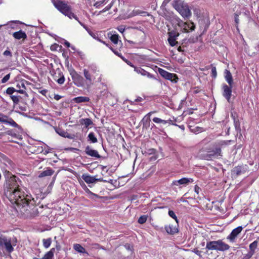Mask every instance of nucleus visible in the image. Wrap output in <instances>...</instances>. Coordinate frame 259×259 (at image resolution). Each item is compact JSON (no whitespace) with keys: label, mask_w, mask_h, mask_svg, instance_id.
Masks as SVG:
<instances>
[{"label":"nucleus","mask_w":259,"mask_h":259,"mask_svg":"<svg viewBox=\"0 0 259 259\" xmlns=\"http://www.w3.org/2000/svg\"><path fill=\"white\" fill-rule=\"evenodd\" d=\"M193 252H194L196 254L198 255L199 257H201V251L198 250V249H194L193 250Z\"/></svg>","instance_id":"obj_51"},{"label":"nucleus","mask_w":259,"mask_h":259,"mask_svg":"<svg viewBox=\"0 0 259 259\" xmlns=\"http://www.w3.org/2000/svg\"><path fill=\"white\" fill-rule=\"evenodd\" d=\"M82 179L85 181L87 184H92L95 183L96 182H105L106 181H104L102 178L96 179L95 177L92 176L88 174H83L82 175Z\"/></svg>","instance_id":"obj_14"},{"label":"nucleus","mask_w":259,"mask_h":259,"mask_svg":"<svg viewBox=\"0 0 259 259\" xmlns=\"http://www.w3.org/2000/svg\"><path fill=\"white\" fill-rule=\"evenodd\" d=\"M86 192L88 193L90 195L94 196L95 197H98V195L97 194H95L92 192L88 188H87Z\"/></svg>","instance_id":"obj_55"},{"label":"nucleus","mask_w":259,"mask_h":259,"mask_svg":"<svg viewBox=\"0 0 259 259\" xmlns=\"http://www.w3.org/2000/svg\"><path fill=\"white\" fill-rule=\"evenodd\" d=\"M225 78L229 85H232L233 84L232 76L230 71L225 70Z\"/></svg>","instance_id":"obj_21"},{"label":"nucleus","mask_w":259,"mask_h":259,"mask_svg":"<svg viewBox=\"0 0 259 259\" xmlns=\"http://www.w3.org/2000/svg\"><path fill=\"white\" fill-rule=\"evenodd\" d=\"M122 60H124L125 62H126V63H127L128 65H130V66H131V67H134H134H135V66H134V65L132 64V63H131V62L128 61L127 60H126L125 59H124V57H122Z\"/></svg>","instance_id":"obj_56"},{"label":"nucleus","mask_w":259,"mask_h":259,"mask_svg":"<svg viewBox=\"0 0 259 259\" xmlns=\"http://www.w3.org/2000/svg\"><path fill=\"white\" fill-rule=\"evenodd\" d=\"M147 215H141L138 219V223L140 224H143L145 223L147 220Z\"/></svg>","instance_id":"obj_36"},{"label":"nucleus","mask_w":259,"mask_h":259,"mask_svg":"<svg viewBox=\"0 0 259 259\" xmlns=\"http://www.w3.org/2000/svg\"><path fill=\"white\" fill-rule=\"evenodd\" d=\"M60 77L59 78L57 79H55L57 82L59 84H62L64 83L65 81V78L64 75L60 73Z\"/></svg>","instance_id":"obj_38"},{"label":"nucleus","mask_w":259,"mask_h":259,"mask_svg":"<svg viewBox=\"0 0 259 259\" xmlns=\"http://www.w3.org/2000/svg\"><path fill=\"white\" fill-rule=\"evenodd\" d=\"M134 71L137 73L140 74L144 76L146 70L141 67H134Z\"/></svg>","instance_id":"obj_35"},{"label":"nucleus","mask_w":259,"mask_h":259,"mask_svg":"<svg viewBox=\"0 0 259 259\" xmlns=\"http://www.w3.org/2000/svg\"><path fill=\"white\" fill-rule=\"evenodd\" d=\"M76 20L88 31V32L89 33L90 31H91V30L85 25L83 24L82 23H81L80 21H79L78 19Z\"/></svg>","instance_id":"obj_48"},{"label":"nucleus","mask_w":259,"mask_h":259,"mask_svg":"<svg viewBox=\"0 0 259 259\" xmlns=\"http://www.w3.org/2000/svg\"><path fill=\"white\" fill-rule=\"evenodd\" d=\"M231 142H232L231 140L221 141L218 142L217 145L221 148L224 147L226 146L229 145Z\"/></svg>","instance_id":"obj_30"},{"label":"nucleus","mask_w":259,"mask_h":259,"mask_svg":"<svg viewBox=\"0 0 259 259\" xmlns=\"http://www.w3.org/2000/svg\"><path fill=\"white\" fill-rule=\"evenodd\" d=\"M211 74L213 77L215 78L217 75V69L215 67L211 68Z\"/></svg>","instance_id":"obj_47"},{"label":"nucleus","mask_w":259,"mask_h":259,"mask_svg":"<svg viewBox=\"0 0 259 259\" xmlns=\"http://www.w3.org/2000/svg\"><path fill=\"white\" fill-rule=\"evenodd\" d=\"M54 7L63 15L70 19L77 20V17L72 12L71 7L67 4L61 0H51Z\"/></svg>","instance_id":"obj_2"},{"label":"nucleus","mask_w":259,"mask_h":259,"mask_svg":"<svg viewBox=\"0 0 259 259\" xmlns=\"http://www.w3.org/2000/svg\"><path fill=\"white\" fill-rule=\"evenodd\" d=\"M55 99L57 100H58L60 99V97L59 95L55 96Z\"/></svg>","instance_id":"obj_62"},{"label":"nucleus","mask_w":259,"mask_h":259,"mask_svg":"<svg viewBox=\"0 0 259 259\" xmlns=\"http://www.w3.org/2000/svg\"><path fill=\"white\" fill-rule=\"evenodd\" d=\"M230 246L223 241L222 240L209 241L206 243V249L208 250H215L220 251H225L230 248Z\"/></svg>","instance_id":"obj_4"},{"label":"nucleus","mask_w":259,"mask_h":259,"mask_svg":"<svg viewBox=\"0 0 259 259\" xmlns=\"http://www.w3.org/2000/svg\"><path fill=\"white\" fill-rule=\"evenodd\" d=\"M64 40V45L66 47H67V48H69V47L71 46V45H70V43H69L68 41H67V40Z\"/></svg>","instance_id":"obj_58"},{"label":"nucleus","mask_w":259,"mask_h":259,"mask_svg":"<svg viewBox=\"0 0 259 259\" xmlns=\"http://www.w3.org/2000/svg\"><path fill=\"white\" fill-rule=\"evenodd\" d=\"M17 239L12 238L0 232V248H5L9 253L14 251V246L16 245Z\"/></svg>","instance_id":"obj_3"},{"label":"nucleus","mask_w":259,"mask_h":259,"mask_svg":"<svg viewBox=\"0 0 259 259\" xmlns=\"http://www.w3.org/2000/svg\"><path fill=\"white\" fill-rule=\"evenodd\" d=\"M200 190V187H198L197 185H195V187H194L195 192L197 194H198Z\"/></svg>","instance_id":"obj_54"},{"label":"nucleus","mask_w":259,"mask_h":259,"mask_svg":"<svg viewBox=\"0 0 259 259\" xmlns=\"http://www.w3.org/2000/svg\"><path fill=\"white\" fill-rule=\"evenodd\" d=\"M85 152L88 155L96 158H99L101 157L97 150L91 149L89 146L86 147Z\"/></svg>","instance_id":"obj_17"},{"label":"nucleus","mask_w":259,"mask_h":259,"mask_svg":"<svg viewBox=\"0 0 259 259\" xmlns=\"http://www.w3.org/2000/svg\"><path fill=\"white\" fill-rule=\"evenodd\" d=\"M118 35L113 34L110 36V38L113 43H114V44H117L118 41Z\"/></svg>","instance_id":"obj_34"},{"label":"nucleus","mask_w":259,"mask_h":259,"mask_svg":"<svg viewBox=\"0 0 259 259\" xmlns=\"http://www.w3.org/2000/svg\"><path fill=\"white\" fill-rule=\"evenodd\" d=\"M165 230L168 234H174L178 232V228L172 225L165 226Z\"/></svg>","instance_id":"obj_19"},{"label":"nucleus","mask_w":259,"mask_h":259,"mask_svg":"<svg viewBox=\"0 0 259 259\" xmlns=\"http://www.w3.org/2000/svg\"><path fill=\"white\" fill-rule=\"evenodd\" d=\"M13 36L14 38L17 39H20L21 38L25 39L27 37L26 33L22 30L14 32Z\"/></svg>","instance_id":"obj_23"},{"label":"nucleus","mask_w":259,"mask_h":259,"mask_svg":"<svg viewBox=\"0 0 259 259\" xmlns=\"http://www.w3.org/2000/svg\"><path fill=\"white\" fill-rule=\"evenodd\" d=\"M243 227L242 226H238L234 229L231 233L227 237V239L232 243L235 242L236 238L238 235L241 233Z\"/></svg>","instance_id":"obj_12"},{"label":"nucleus","mask_w":259,"mask_h":259,"mask_svg":"<svg viewBox=\"0 0 259 259\" xmlns=\"http://www.w3.org/2000/svg\"><path fill=\"white\" fill-rule=\"evenodd\" d=\"M168 214L171 218L174 219L176 220V221L177 222V223H178L177 217L176 215L175 214V212L172 210H169Z\"/></svg>","instance_id":"obj_44"},{"label":"nucleus","mask_w":259,"mask_h":259,"mask_svg":"<svg viewBox=\"0 0 259 259\" xmlns=\"http://www.w3.org/2000/svg\"><path fill=\"white\" fill-rule=\"evenodd\" d=\"M7 133H8V135H12V136H13V134H12V131H8L7 132Z\"/></svg>","instance_id":"obj_64"},{"label":"nucleus","mask_w":259,"mask_h":259,"mask_svg":"<svg viewBox=\"0 0 259 259\" xmlns=\"http://www.w3.org/2000/svg\"><path fill=\"white\" fill-rule=\"evenodd\" d=\"M16 90L13 87L8 88L6 90L7 94L9 95H12Z\"/></svg>","instance_id":"obj_43"},{"label":"nucleus","mask_w":259,"mask_h":259,"mask_svg":"<svg viewBox=\"0 0 259 259\" xmlns=\"http://www.w3.org/2000/svg\"><path fill=\"white\" fill-rule=\"evenodd\" d=\"M7 162H8V164H7V166L8 168V170H7L8 171L10 169H11V167H12V162L10 160L8 159L7 160Z\"/></svg>","instance_id":"obj_52"},{"label":"nucleus","mask_w":259,"mask_h":259,"mask_svg":"<svg viewBox=\"0 0 259 259\" xmlns=\"http://www.w3.org/2000/svg\"><path fill=\"white\" fill-rule=\"evenodd\" d=\"M248 170V166L246 165H239L235 167L232 172L234 175H235L236 176H239L243 174H244L245 172H246Z\"/></svg>","instance_id":"obj_16"},{"label":"nucleus","mask_w":259,"mask_h":259,"mask_svg":"<svg viewBox=\"0 0 259 259\" xmlns=\"http://www.w3.org/2000/svg\"><path fill=\"white\" fill-rule=\"evenodd\" d=\"M208 154L212 157H218V156H222L221 149L220 147H216L214 150L207 152Z\"/></svg>","instance_id":"obj_18"},{"label":"nucleus","mask_w":259,"mask_h":259,"mask_svg":"<svg viewBox=\"0 0 259 259\" xmlns=\"http://www.w3.org/2000/svg\"><path fill=\"white\" fill-rule=\"evenodd\" d=\"M168 34V42L169 45L171 47L175 46L178 44V37L179 36V33L176 30H173L171 31H169L167 33Z\"/></svg>","instance_id":"obj_8"},{"label":"nucleus","mask_w":259,"mask_h":259,"mask_svg":"<svg viewBox=\"0 0 259 259\" xmlns=\"http://www.w3.org/2000/svg\"><path fill=\"white\" fill-rule=\"evenodd\" d=\"M20 181L16 177H11L7 183L5 195L10 201L16 204V210L24 218L37 216L39 211L35 206V201L30 195L25 194L20 186Z\"/></svg>","instance_id":"obj_1"},{"label":"nucleus","mask_w":259,"mask_h":259,"mask_svg":"<svg viewBox=\"0 0 259 259\" xmlns=\"http://www.w3.org/2000/svg\"><path fill=\"white\" fill-rule=\"evenodd\" d=\"M232 85H228L226 84H223L222 85L223 96L227 99L228 102H230L231 96L232 95Z\"/></svg>","instance_id":"obj_13"},{"label":"nucleus","mask_w":259,"mask_h":259,"mask_svg":"<svg viewBox=\"0 0 259 259\" xmlns=\"http://www.w3.org/2000/svg\"><path fill=\"white\" fill-rule=\"evenodd\" d=\"M79 123L81 125H84V127L87 128L90 125H93V122L90 118H81L79 120Z\"/></svg>","instance_id":"obj_20"},{"label":"nucleus","mask_w":259,"mask_h":259,"mask_svg":"<svg viewBox=\"0 0 259 259\" xmlns=\"http://www.w3.org/2000/svg\"><path fill=\"white\" fill-rule=\"evenodd\" d=\"M54 172V171L52 169L48 168L47 169L45 170L39 174V177L41 178L46 176H52Z\"/></svg>","instance_id":"obj_26"},{"label":"nucleus","mask_w":259,"mask_h":259,"mask_svg":"<svg viewBox=\"0 0 259 259\" xmlns=\"http://www.w3.org/2000/svg\"><path fill=\"white\" fill-rule=\"evenodd\" d=\"M257 244H258V242H257V241L255 240V241H254L252 243H251L249 245V249H250V251L252 252L251 255H252L254 253V250L257 246Z\"/></svg>","instance_id":"obj_29"},{"label":"nucleus","mask_w":259,"mask_h":259,"mask_svg":"<svg viewBox=\"0 0 259 259\" xmlns=\"http://www.w3.org/2000/svg\"><path fill=\"white\" fill-rule=\"evenodd\" d=\"M11 98L15 104H17L19 102L20 96L12 95L11 96Z\"/></svg>","instance_id":"obj_40"},{"label":"nucleus","mask_w":259,"mask_h":259,"mask_svg":"<svg viewBox=\"0 0 259 259\" xmlns=\"http://www.w3.org/2000/svg\"><path fill=\"white\" fill-rule=\"evenodd\" d=\"M176 10L184 18H188L191 15V11L187 5H179L177 7Z\"/></svg>","instance_id":"obj_7"},{"label":"nucleus","mask_w":259,"mask_h":259,"mask_svg":"<svg viewBox=\"0 0 259 259\" xmlns=\"http://www.w3.org/2000/svg\"><path fill=\"white\" fill-rule=\"evenodd\" d=\"M194 180L191 178H183L178 180H175L172 182V185L176 186L186 187L189 184L192 183Z\"/></svg>","instance_id":"obj_11"},{"label":"nucleus","mask_w":259,"mask_h":259,"mask_svg":"<svg viewBox=\"0 0 259 259\" xmlns=\"http://www.w3.org/2000/svg\"><path fill=\"white\" fill-rule=\"evenodd\" d=\"M39 150L40 152H42L44 154L46 155L50 152L51 149L48 146L45 145L44 147L41 146Z\"/></svg>","instance_id":"obj_31"},{"label":"nucleus","mask_w":259,"mask_h":259,"mask_svg":"<svg viewBox=\"0 0 259 259\" xmlns=\"http://www.w3.org/2000/svg\"><path fill=\"white\" fill-rule=\"evenodd\" d=\"M117 0H112V2L110 3L109 5H108L107 6H106L105 8H104L100 13H104L105 12L108 10H109L111 7H112L114 3L116 2Z\"/></svg>","instance_id":"obj_33"},{"label":"nucleus","mask_w":259,"mask_h":259,"mask_svg":"<svg viewBox=\"0 0 259 259\" xmlns=\"http://www.w3.org/2000/svg\"><path fill=\"white\" fill-rule=\"evenodd\" d=\"M10 74L9 73V74H7L1 80L2 83H6L8 80H9V79H10Z\"/></svg>","instance_id":"obj_45"},{"label":"nucleus","mask_w":259,"mask_h":259,"mask_svg":"<svg viewBox=\"0 0 259 259\" xmlns=\"http://www.w3.org/2000/svg\"><path fill=\"white\" fill-rule=\"evenodd\" d=\"M144 76H146L147 77H148L149 78L155 79V77L154 75L150 73L149 72H148L146 71H145Z\"/></svg>","instance_id":"obj_46"},{"label":"nucleus","mask_w":259,"mask_h":259,"mask_svg":"<svg viewBox=\"0 0 259 259\" xmlns=\"http://www.w3.org/2000/svg\"><path fill=\"white\" fill-rule=\"evenodd\" d=\"M165 122H166V123H168L169 124H172V125H176V126H178V125L177 124L174 123L172 122V120H171V119L165 120Z\"/></svg>","instance_id":"obj_57"},{"label":"nucleus","mask_w":259,"mask_h":259,"mask_svg":"<svg viewBox=\"0 0 259 259\" xmlns=\"http://www.w3.org/2000/svg\"><path fill=\"white\" fill-rule=\"evenodd\" d=\"M76 103H80L82 102H87L90 101V98L88 97L80 96L75 97L73 99Z\"/></svg>","instance_id":"obj_24"},{"label":"nucleus","mask_w":259,"mask_h":259,"mask_svg":"<svg viewBox=\"0 0 259 259\" xmlns=\"http://www.w3.org/2000/svg\"><path fill=\"white\" fill-rule=\"evenodd\" d=\"M0 122L8 124L13 127L20 129V126L11 118H9L7 115L0 113Z\"/></svg>","instance_id":"obj_10"},{"label":"nucleus","mask_w":259,"mask_h":259,"mask_svg":"<svg viewBox=\"0 0 259 259\" xmlns=\"http://www.w3.org/2000/svg\"><path fill=\"white\" fill-rule=\"evenodd\" d=\"M235 21L236 24H238L239 23V18L238 15L237 14H235Z\"/></svg>","instance_id":"obj_59"},{"label":"nucleus","mask_w":259,"mask_h":259,"mask_svg":"<svg viewBox=\"0 0 259 259\" xmlns=\"http://www.w3.org/2000/svg\"><path fill=\"white\" fill-rule=\"evenodd\" d=\"M73 248L78 253L88 254V253L86 251L85 248L79 244H74L73 245Z\"/></svg>","instance_id":"obj_22"},{"label":"nucleus","mask_w":259,"mask_h":259,"mask_svg":"<svg viewBox=\"0 0 259 259\" xmlns=\"http://www.w3.org/2000/svg\"><path fill=\"white\" fill-rule=\"evenodd\" d=\"M56 132L61 136V137L64 138H70V135L67 132L64 130L61 129L60 128H55Z\"/></svg>","instance_id":"obj_27"},{"label":"nucleus","mask_w":259,"mask_h":259,"mask_svg":"<svg viewBox=\"0 0 259 259\" xmlns=\"http://www.w3.org/2000/svg\"><path fill=\"white\" fill-rule=\"evenodd\" d=\"M117 29L120 33H123L125 30V27L121 25L117 28Z\"/></svg>","instance_id":"obj_50"},{"label":"nucleus","mask_w":259,"mask_h":259,"mask_svg":"<svg viewBox=\"0 0 259 259\" xmlns=\"http://www.w3.org/2000/svg\"><path fill=\"white\" fill-rule=\"evenodd\" d=\"M54 248H52L51 250L49 251L48 252H47L42 258L37 259H52V257L54 255Z\"/></svg>","instance_id":"obj_28"},{"label":"nucleus","mask_w":259,"mask_h":259,"mask_svg":"<svg viewBox=\"0 0 259 259\" xmlns=\"http://www.w3.org/2000/svg\"><path fill=\"white\" fill-rule=\"evenodd\" d=\"M70 47L71 48V49H72L73 51H74V52H75V51H76V48H75V47L74 46H71Z\"/></svg>","instance_id":"obj_61"},{"label":"nucleus","mask_w":259,"mask_h":259,"mask_svg":"<svg viewBox=\"0 0 259 259\" xmlns=\"http://www.w3.org/2000/svg\"><path fill=\"white\" fill-rule=\"evenodd\" d=\"M105 0H98L96 1L94 4V6L96 8H98L101 6L105 2Z\"/></svg>","instance_id":"obj_41"},{"label":"nucleus","mask_w":259,"mask_h":259,"mask_svg":"<svg viewBox=\"0 0 259 259\" xmlns=\"http://www.w3.org/2000/svg\"><path fill=\"white\" fill-rule=\"evenodd\" d=\"M70 75L72 78L75 85L78 87H83L85 85V81L83 78L78 74L75 70H73Z\"/></svg>","instance_id":"obj_6"},{"label":"nucleus","mask_w":259,"mask_h":259,"mask_svg":"<svg viewBox=\"0 0 259 259\" xmlns=\"http://www.w3.org/2000/svg\"><path fill=\"white\" fill-rule=\"evenodd\" d=\"M174 21L183 32L187 33L189 30L193 31L195 29V25L193 22H184L178 17H174Z\"/></svg>","instance_id":"obj_5"},{"label":"nucleus","mask_w":259,"mask_h":259,"mask_svg":"<svg viewBox=\"0 0 259 259\" xmlns=\"http://www.w3.org/2000/svg\"><path fill=\"white\" fill-rule=\"evenodd\" d=\"M89 34L94 39H97L99 37V34L97 32H95L93 31H90Z\"/></svg>","instance_id":"obj_42"},{"label":"nucleus","mask_w":259,"mask_h":259,"mask_svg":"<svg viewBox=\"0 0 259 259\" xmlns=\"http://www.w3.org/2000/svg\"><path fill=\"white\" fill-rule=\"evenodd\" d=\"M158 71L160 75L166 79L175 82H177L178 78L176 74L169 73L160 68H158Z\"/></svg>","instance_id":"obj_9"},{"label":"nucleus","mask_w":259,"mask_h":259,"mask_svg":"<svg viewBox=\"0 0 259 259\" xmlns=\"http://www.w3.org/2000/svg\"><path fill=\"white\" fill-rule=\"evenodd\" d=\"M153 122L156 123H162V124H166V122L165 120L161 119L160 118L158 117H154L153 119Z\"/></svg>","instance_id":"obj_39"},{"label":"nucleus","mask_w":259,"mask_h":259,"mask_svg":"<svg viewBox=\"0 0 259 259\" xmlns=\"http://www.w3.org/2000/svg\"><path fill=\"white\" fill-rule=\"evenodd\" d=\"M83 75L86 79V84L89 87L91 85L93 84L95 78L93 76L92 73L89 70L84 69L83 70Z\"/></svg>","instance_id":"obj_15"},{"label":"nucleus","mask_w":259,"mask_h":259,"mask_svg":"<svg viewBox=\"0 0 259 259\" xmlns=\"http://www.w3.org/2000/svg\"><path fill=\"white\" fill-rule=\"evenodd\" d=\"M110 49L116 55L122 58V56L120 53H119L117 51L114 50L112 47H110Z\"/></svg>","instance_id":"obj_53"},{"label":"nucleus","mask_w":259,"mask_h":259,"mask_svg":"<svg viewBox=\"0 0 259 259\" xmlns=\"http://www.w3.org/2000/svg\"><path fill=\"white\" fill-rule=\"evenodd\" d=\"M88 141L91 143H96L98 142V139L93 132H90L88 136Z\"/></svg>","instance_id":"obj_25"},{"label":"nucleus","mask_w":259,"mask_h":259,"mask_svg":"<svg viewBox=\"0 0 259 259\" xmlns=\"http://www.w3.org/2000/svg\"><path fill=\"white\" fill-rule=\"evenodd\" d=\"M17 92L20 94H24L25 93V91L23 90H18Z\"/></svg>","instance_id":"obj_60"},{"label":"nucleus","mask_w":259,"mask_h":259,"mask_svg":"<svg viewBox=\"0 0 259 259\" xmlns=\"http://www.w3.org/2000/svg\"><path fill=\"white\" fill-rule=\"evenodd\" d=\"M145 13H146V12L142 11L140 10H134L132 12L131 15H132V16H137L138 15H142L143 14H145Z\"/></svg>","instance_id":"obj_37"},{"label":"nucleus","mask_w":259,"mask_h":259,"mask_svg":"<svg viewBox=\"0 0 259 259\" xmlns=\"http://www.w3.org/2000/svg\"><path fill=\"white\" fill-rule=\"evenodd\" d=\"M4 55L5 56H9L10 57H12V53L11 52L9 51V50H6L4 53H3Z\"/></svg>","instance_id":"obj_49"},{"label":"nucleus","mask_w":259,"mask_h":259,"mask_svg":"<svg viewBox=\"0 0 259 259\" xmlns=\"http://www.w3.org/2000/svg\"><path fill=\"white\" fill-rule=\"evenodd\" d=\"M43 245L46 248H49L51 244L52 240L51 238H49L48 239H44L42 240Z\"/></svg>","instance_id":"obj_32"},{"label":"nucleus","mask_w":259,"mask_h":259,"mask_svg":"<svg viewBox=\"0 0 259 259\" xmlns=\"http://www.w3.org/2000/svg\"><path fill=\"white\" fill-rule=\"evenodd\" d=\"M179 127L182 129V130H185V127L183 125H178Z\"/></svg>","instance_id":"obj_63"}]
</instances>
